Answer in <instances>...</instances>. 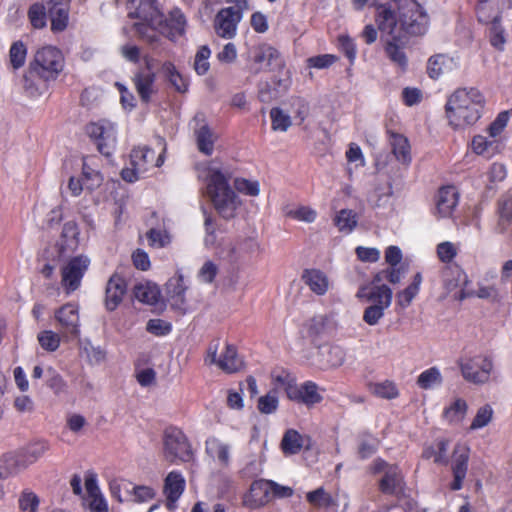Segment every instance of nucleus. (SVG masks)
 I'll return each mask as SVG.
<instances>
[{"label": "nucleus", "instance_id": "nucleus-1", "mask_svg": "<svg viewBox=\"0 0 512 512\" xmlns=\"http://www.w3.org/2000/svg\"><path fill=\"white\" fill-rule=\"evenodd\" d=\"M484 105L485 98L477 88L456 89L445 105L449 124L454 129H464L474 125L481 118Z\"/></svg>", "mask_w": 512, "mask_h": 512}, {"label": "nucleus", "instance_id": "nucleus-2", "mask_svg": "<svg viewBox=\"0 0 512 512\" xmlns=\"http://www.w3.org/2000/svg\"><path fill=\"white\" fill-rule=\"evenodd\" d=\"M128 17L139 20L134 24L138 35L146 41L153 50L163 51L161 39L155 29L162 24L163 13L157 0H129L127 3Z\"/></svg>", "mask_w": 512, "mask_h": 512}, {"label": "nucleus", "instance_id": "nucleus-3", "mask_svg": "<svg viewBox=\"0 0 512 512\" xmlns=\"http://www.w3.org/2000/svg\"><path fill=\"white\" fill-rule=\"evenodd\" d=\"M376 23L380 32L388 37L384 45L386 56L401 70H406L408 58L404 51V43H401V34L398 33L395 11L388 5H379Z\"/></svg>", "mask_w": 512, "mask_h": 512}, {"label": "nucleus", "instance_id": "nucleus-4", "mask_svg": "<svg viewBox=\"0 0 512 512\" xmlns=\"http://www.w3.org/2000/svg\"><path fill=\"white\" fill-rule=\"evenodd\" d=\"M390 6L396 14L398 33L409 36H424L430 26V16L416 0H393Z\"/></svg>", "mask_w": 512, "mask_h": 512}, {"label": "nucleus", "instance_id": "nucleus-5", "mask_svg": "<svg viewBox=\"0 0 512 512\" xmlns=\"http://www.w3.org/2000/svg\"><path fill=\"white\" fill-rule=\"evenodd\" d=\"M207 194L217 212L226 219L234 217L241 202L229 185V179L220 170L211 169L208 177Z\"/></svg>", "mask_w": 512, "mask_h": 512}, {"label": "nucleus", "instance_id": "nucleus-6", "mask_svg": "<svg viewBox=\"0 0 512 512\" xmlns=\"http://www.w3.org/2000/svg\"><path fill=\"white\" fill-rule=\"evenodd\" d=\"M356 297L371 302V305L366 307L363 312V321L370 326H376L384 317L385 310L390 307L393 292L384 284L373 287L363 285L358 289Z\"/></svg>", "mask_w": 512, "mask_h": 512}, {"label": "nucleus", "instance_id": "nucleus-7", "mask_svg": "<svg viewBox=\"0 0 512 512\" xmlns=\"http://www.w3.org/2000/svg\"><path fill=\"white\" fill-rule=\"evenodd\" d=\"M64 56L54 46H44L35 52L30 63L31 73L43 81H54L64 68Z\"/></svg>", "mask_w": 512, "mask_h": 512}, {"label": "nucleus", "instance_id": "nucleus-8", "mask_svg": "<svg viewBox=\"0 0 512 512\" xmlns=\"http://www.w3.org/2000/svg\"><path fill=\"white\" fill-rule=\"evenodd\" d=\"M165 147L156 157L155 152L147 146L136 147L130 154V167L122 169L121 176L127 182H135L150 168L160 167L164 163Z\"/></svg>", "mask_w": 512, "mask_h": 512}, {"label": "nucleus", "instance_id": "nucleus-9", "mask_svg": "<svg viewBox=\"0 0 512 512\" xmlns=\"http://www.w3.org/2000/svg\"><path fill=\"white\" fill-rule=\"evenodd\" d=\"M163 456L172 464L190 462L194 459V452L190 441L182 430L169 427L163 435Z\"/></svg>", "mask_w": 512, "mask_h": 512}, {"label": "nucleus", "instance_id": "nucleus-10", "mask_svg": "<svg viewBox=\"0 0 512 512\" xmlns=\"http://www.w3.org/2000/svg\"><path fill=\"white\" fill-rule=\"evenodd\" d=\"M373 474H383L379 481V489L384 494L398 495L404 490V476L397 465L389 464L381 458H377L371 465Z\"/></svg>", "mask_w": 512, "mask_h": 512}, {"label": "nucleus", "instance_id": "nucleus-11", "mask_svg": "<svg viewBox=\"0 0 512 512\" xmlns=\"http://www.w3.org/2000/svg\"><path fill=\"white\" fill-rule=\"evenodd\" d=\"M462 377L473 384H485L490 380L493 371L491 358L484 355H476L463 358L459 361Z\"/></svg>", "mask_w": 512, "mask_h": 512}, {"label": "nucleus", "instance_id": "nucleus-12", "mask_svg": "<svg viewBox=\"0 0 512 512\" xmlns=\"http://www.w3.org/2000/svg\"><path fill=\"white\" fill-rule=\"evenodd\" d=\"M86 132L97 145L100 153L110 156L117 143L116 127L107 120H100L87 125Z\"/></svg>", "mask_w": 512, "mask_h": 512}, {"label": "nucleus", "instance_id": "nucleus-13", "mask_svg": "<svg viewBox=\"0 0 512 512\" xmlns=\"http://www.w3.org/2000/svg\"><path fill=\"white\" fill-rule=\"evenodd\" d=\"M90 265V259L85 255L71 258L61 269V285L66 294L76 291Z\"/></svg>", "mask_w": 512, "mask_h": 512}, {"label": "nucleus", "instance_id": "nucleus-14", "mask_svg": "<svg viewBox=\"0 0 512 512\" xmlns=\"http://www.w3.org/2000/svg\"><path fill=\"white\" fill-rule=\"evenodd\" d=\"M249 58L253 63L252 70L254 73L279 69L284 66V61L278 50L267 43L252 47Z\"/></svg>", "mask_w": 512, "mask_h": 512}, {"label": "nucleus", "instance_id": "nucleus-15", "mask_svg": "<svg viewBox=\"0 0 512 512\" xmlns=\"http://www.w3.org/2000/svg\"><path fill=\"white\" fill-rule=\"evenodd\" d=\"M243 17V13L234 8H222L214 19L216 34L224 39H232L236 36L237 27Z\"/></svg>", "mask_w": 512, "mask_h": 512}, {"label": "nucleus", "instance_id": "nucleus-16", "mask_svg": "<svg viewBox=\"0 0 512 512\" xmlns=\"http://www.w3.org/2000/svg\"><path fill=\"white\" fill-rule=\"evenodd\" d=\"M288 399L299 404L312 408L323 400L319 386L313 381H305L302 384H295L290 387Z\"/></svg>", "mask_w": 512, "mask_h": 512}, {"label": "nucleus", "instance_id": "nucleus-17", "mask_svg": "<svg viewBox=\"0 0 512 512\" xmlns=\"http://www.w3.org/2000/svg\"><path fill=\"white\" fill-rule=\"evenodd\" d=\"M271 500L270 480L260 479L254 481L249 491L243 497V505L249 509H258Z\"/></svg>", "mask_w": 512, "mask_h": 512}, {"label": "nucleus", "instance_id": "nucleus-18", "mask_svg": "<svg viewBox=\"0 0 512 512\" xmlns=\"http://www.w3.org/2000/svg\"><path fill=\"white\" fill-rule=\"evenodd\" d=\"M188 286L185 283L184 276L180 273L171 277L165 286L166 298L173 309L181 312L186 311V291Z\"/></svg>", "mask_w": 512, "mask_h": 512}, {"label": "nucleus", "instance_id": "nucleus-19", "mask_svg": "<svg viewBox=\"0 0 512 512\" xmlns=\"http://www.w3.org/2000/svg\"><path fill=\"white\" fill-rule=\"evenodd\" d=\"M470 449L465 444H457L452 455V472L454 480L451 483L452 490H460L468 469Z\"/></svg>", "mask_w": 512, "mask_h": 512}, {"label": "nucleus", "instance_id": "nucleus-20", "mask_svg": "<svg viewBox=\"0 0 512 512\" xmlns=\"http://www.w3.org/2000/svg\"><path fill=\"white\" fill-rule=\"evenodd\" d=\"M345 350L338 345H323L318 349L315 364L321 370L335 369L345 362Z\"/></svg>", "mask_w": 512, "mask_h": 512}, {"label": "nucleus", "instance_id": "nucleus-21", "mask_svg": "<svg viewBox=\"0 0 512 512\" xmlns=\"http://www.w3.org/2000/svg\"><path fill=\"white\" fill-rule=\"evenodd\" d=\"M85 489L87 497L85 501L91 512H108V503L100 491L97 481V475L88 472L85 475Z\"/></svg>", "mask_w": 512, "mask_h": 512}, {"label": "nucleus", "instance_id": "nucleus-22", "mask_svg": "<svg viewBox=\"0 0 512 512\" xmlns=\"http://www.w3.org/2000/svg\"><path fill=\"white\" fill-rule=\"evenodd\" d=\"M55 316L65 337H77L79 335L80 321L77 306L73 304H66L56 312Z\"/></svg>", "mask_w": 512, "mask_h": 512}, {"label": "nucleus", "instance_id": "nucleus-23", "mask_svg": "<svg viewBox=\"0 0 512 512\" xmlns=\"http://www.w3.org/2000/svg\"><path fill=\"white\" fill-rule=\"evenodd\" d=\"M186 19L180 9H173L169 13V17L162 18V24L155 29V33L159 36L162 34L171 40L182 36L185 33Z\"/></svg>", "mask_w": 512, "mask_h": 512}, {"label": "nucleus", "instance_id": "nucleus-24", "mask_svg": "<svg viewBox=\"0 0 512 512\" xmlns=\"http://www.w3.org/2000/svg\"><path fill=\"white\" fill-rule=\"evenodd\" d=\"M205 452L222 468L228 467L231 462L230 444L215 436H210L206 439Z\"/></svg>", "mask_w": 512, "mask_h": 512}, {"label": "nucleus", "instance_id": "nucleus-25", "mask_svg": "<svg viewBox=\"0 0 512 512\" xmlns=\"http://www.w3.org/2000/svg\"><path fill=\"white\" fill-rule=\"evenodd\" d=\"M458 68V59L447 54H436L431 56L427 62V73L432 79H438L442 75L450 73Z\"/></svg>", "mask_w": 512, "mask_h": 512}, {"label": "nucleus", "instance_id": "nucleus-26", "mask_svg": "<svg viewBox=\"0 0 512 512\" xmlns=\"http://www.w3.org/2000/svg\"><path fill=\"white\" fill-rule=\"evenodd\" d=\"M185 489V479L180 472L171 471L165 478L164 494L166 495V506L169 510L176 507L177 500Z\"/></svg>", "mask_w": 512, "mask_h": 512}, {"label": "nucleus", "instance_id": "nucleus-27", "mask_svg": "<svg viewBox=\"0 0 512 512\" xmlns=\"http://www.w3.org/2000/svg\"><path fill=\"white\" fill-rule=\"evenodd\" d=\"M459 200V195L454 186H444L439 189L436 196V212L441 218L452 215Z\"/></svg>", "mask_w": 512, "mask_h": 512}, {"label": "nucleus", "instance_id": "nucleus-28", "mask_svg": "<svg viewBox=\"0 0 512 512\" xmlns=\"http://www.w3.org/2000/svg\"><path fill=\"white\" fill-rule=\"evenodd\" d=\"M126 290V282L120 275L114 274L110 277L105 292V306L109 311H113L119 306Z\"/></svg>", "mask_w": 512, "mask_h": 512}, {"label": "nucleus", "instance_id": "nucleus-29", "mask_svg": "<svg viewBox=\"0 0 512 512\" xmlns=\"http://www.w3.org/2000/svg\"><path fill=\"white\" fill-rule=\"evenodd\" d=\"M27 469L19 451L8 452L0 456V479L5 480Z\"/></svg>", "mask_w": 512, "mask_h": 512}, {"label": "nucleus", "instance_id": "nucleus-30", "mask_svg": "<svg viewBox=\"0 0 512 512\" xmlns=\"http://www.w3.org/2000/svg\"><path fill=\"white\" fill-rule=\"evenodd\" d=\"M156 74L153 71H138L134 74L132 81L142 102L148 103L155 89Z\"/></svg>", "mask_w": 512, "mask_h": 512}, {"label": "nucleus", "instance_id": "nucleus-31", "mask_svg": "<svg viewBox=\"0 0 512 512\" xmlns=\"http://www.w3.org/2000/svg\"><path fill=\"white\" fill-rule=\"evenodd\" d=\"M195 121L198 122V127L194 131L197 148L201 153L210 156L214 151V143L217 140V135L203 119L200 121L198 117H196Z\"/></svg>", "mask_w": 512, "mask_h": 512}, {"label": "nucleus", "instance_id": "nucleus-32", "mask_svg": "<svg viewBox=\"0 0 512 512\" xmlns=\"http://www.w3.org/2000/svg\"><path fill=\"white\" fill-rule=\"evenodd\" d=\"M301 278L309 289L316 295L322 296L329 290V279L321 270L306 269L303 271Z\"/></svg>", "mask_w": 512, "mask_h": 512}, {"label": "nucleus", "instance_id": "nucleus-33", "mask_svg": "<svg viewBox=\"0 0 512 512\" xmlns=\"http://www.w3.org/2000/svg\"><path fill=\"white\" fill-rule=\"evenodd\" d=\"M512 8V0H478L477 16L479 21H490L497 17L500 9Z\"/></svg>", "mask_w": 512, "mask_h": 512}, {"label": "nucleus", "instance_id": "nucleus-34", "mask_svg": "<svg viewBox=\"0 0 512 512\" xmlns=\"http://www.w3.org/2000/svg\"><path fill=\"white\" fill-rule=\"evenodd\" d=\"M217 366L226 373H235L244 367V362L239 357L236 348L226 344L224 352L220 355Z\"/></svg>", "mask_w": 512, "mask_h": 512}, {"label": "nucleus", "instance_id": "nucleus-35", "mask_svg": "<svg viewBox=\"0 0 512 512\" xmlns=\"http://www.w3.org/2000/svg\"><path fill=\"white\" fill-rule=\"evenodd\" d=\"M471 147L477 155L491 158L498 152L499 141L490 136L476 135L472 139Z\"/></svg>", "mask_w": 512, "mask_h": 512}, {"label": "nucleus", "instance_id": "nucleus-36", "mask_svg": "<svg viewBox=\"0 0 512 512\" xmlns=\"http://www.w3.org/2000/svg\"><path fill=\"white\" fill-rule=\"evenodd\" d=\"M390 144L396 159L408 165L411 162L410 145L408 139L398 133H390Z\"/></svg>", "mask_w": 512, "mask_h": 512}, {"label": "nucleus", "instance_id": "nucleus-37", "mask_svg": "<svg viewBox=\"0 0 512 512\" xmlns=\"http://www.w3.org/2000/svg\"><path fill=\"white\" fill-rule=\"evenodd\" d=\"M48 450L49 443L46 440H39L18 451L28 468L30 465L38 461Z\"/></svg>", "mask_w": 512, "mask_h": 512}, {"label": "nucleus", "instance_id": "nucleus-38", "mask_svg": "<svg viewBox=\"0 0 512 512\" xmlns=\"http://www.w3.org/2000/svg\"><path fill=\"white\" fill-rule=\"evenodd\" d=\"M442 279L447 293L467 283V275L459 267H446L442 272Z\"/></svg>", "mask_w": 512, "mask_h": 512}, {"label": "nucleus", "instance_id": "nucleus-39", "mask_svg": "<svg viewBox=\"0 0 512 512\" xmlns=\"http://www.w3.org/2000/svg\"><path fill=\"white\" fill-rule=\"evenodd\" d=\"M422 280L421 273H416L408 287L396 294V302L402 309L409 307L413 299L418 295Z\"/></svg>", "mask_w": 512, "mask_h": 512}, {"label": "nucleus", "instance_id": "nucleus-40", "mask_svg": "<svg viewBox=\"0 0 512 512\" xmlns=\"http://www.w3.org/2000/svg\"><path fill=\"white\" fill-rule=\"evenodd\" d=\"M304 444L305 437L298 431L289 429L285 432L282 438L281 448L285 454L294 455L300 452Z\"/></svg>", "mask_w": 512, "mask_h": 512}, {"label": "nucleus", "instance_id": "nucleus-41", "mask_svg": "<svg viewBox=\"0 0 512 512\" xmlns=\"http://www.w3.org/2000/svg\"><path fill=\"white\" fill-rule=\"evenodd\" d=\"M416 383L424 390H430L441 386L443 383V377L440 369L434 366L424 370L417 377Z\"/></svg>", "mask_w": 512, "mask_h": 512}, {"label": "nucleus", "instance_id": "nucleus-42", "mask_svg": "<svg viewBox=\"0 0 512 512\" xmlns=\"http://www.w3.org/2000/svg\"><path fill=\"white\" fill-rule=\"evenodd\" d=\"M134 295L140 302L153 305L159 299L160 290L156 284L150 282L139 283L134 287Z\"/></svg>", "mask_w": 512, "mask_h": 512}, {"label": "nucleus", "instance_id": "nucleus-43", "mask_svg": "<svg viewBox=\"0 0 512 512\" xmlns=\"http://www.w3.org/2000/svg\"><path fill=\"white\" fill-rule=\"evenodd\" d=\"M161 71L176 91L184 93L188 89L186 79L177 71L175 65L166 61L162 64Z\"/></svg>", "mask_w": 512, "mask_h": 512}, {"label": "nucleus", "instance_id": "nucleus-44", "mask_svg": "<svg viewBox=\"0 0 512 512\" xmlns=\"http://www.w3.org/2000/svg\"><path fill=\"white\" fill-rule=\"evenodd\" d=\"M49 15L51 19V29L53 31H63L69 20V5L49 6Z\"/></svg>", "mask_w": 512, "mask_h": 512}, {"label": "nucleus", "instance_id": "nucleus-45", "mask_svg": "<svg viewBox=\"0 0 512 512\" xmlns=\"http://www.w3.org/2000/svg\"><path fill=\"white\" fill-rule=\"evenodd\" d=\"M467 403L464 399H455L444 409L443 416L449 423H460L467 413Z\"/></svg>", "mask_w": 512, "mask_h": 512}, {"label": "nucleus", "instance_id": "nucleus-46", "mask_svg": "<svg viewBox=\"0 0 512 512\" xmlns=\"http://www.w3.org/2000/svg\"><path fill=\"white\" fill-rule=\"evenodd\" d=\"M46 82L36 74H32L31 67H29L28 73L24 76L23 88L28 96L38 97L47 90Z\"/></svg>", "mask_w": 512, "mask_h": 512}, {"label": "nucleus", "instance_id": "nucleus-47", "mask_svg": "<svg viewBox=\"0 0 512 512\" xmlns=\"http://www.w3.org/2000/svg\"><path fill=\"white\" fill-rule=\"evenodd\" d=\"M155 496L156 491L154 488L146 485H133L131 483L129 498L126 501L142 504L153 500Z\"/></svg>", "mask_w": 512, "mask_h": 512}, {"label": "nucleus", "instance_id": "nucleus-48", "mask_svg": "<svg viewBox=\"0 0 512 512\" xmlns=\"http://www.w3.org/2000/svg\"><path fill=\"white\" fill-rule=\"evenodd\" d=\"M80 353L91 364H100L106 358V352L100 346H94L89 340L81 342Z\"/></svg>", "mask_w": 512, "mask_h": 512}, {"label": "nucleus", "instance_id": "nucleus-49", "mask_svg": "<svg viewBox=\"0 0 512 512\" xmlns=\"http://www.w3.org/2000/svg\"><path fill=\"white\" fill-rule=\"evenodd\" d=\"M498 227L502 232L512 231V198L499 202Z\"/></svg>", "mask_w": 512, "mask_h": 512}, {"label": "nucleus", "instance_id": "nucleus-50", "mask_svg": "<svg viewBox=\"0 0 512 512\" xmlns=\"http://www.w3.org/2000/svg\"><path fill=\"white\" fill-rule=\"evenodd\" d=\"M369 389L372 394L384 399H395L399 395L395 383L388 380L370 384Z\"/></svg>", "mask_w": 512, "mask_h": 512}, {"label": "nucleus", "instance_id": "nucleus-51", "mask_svg": "<svg viewBox=\"0 0 512 512\" xmlns=\"http://www.w3.org/2000/svg\"><path fill=\"white\" fill-rule=\"evenodd\" d=\"M503 9H500L495 19L490 21H483L484 23L491 24L490 27V42L492 46L498 50H503L506 38L503 28L499 24L500 13Z\"/></svg>", "mask_w": 512, "mask_h": 512}, {"label": "nucleus", "instance_id": "nucleus-52", "mask_svg": "<svg viewBox=\"0 0 512 512\" xmlns=\"http://www.w3.org/2000/svg\"><path fill=\"white\" fill-rule=\"evenodd\" d=\"M334 222L339 231L350 233L357 225V217L352 210L343 209L338 212Z\"/></svg>", "mask_w": 512, "mask_h": 512}, {"label": "nucleus", "instance_id": "nucleus-53", "mask_svg": "<svg viewBox=\"0 0 512 512\" xmlns=\"http://www.w3.org/2000/svg\"><path fill=\"white\" fill-rule=\"evenodd\" d=\"M270 118L272 122V129L274 131L286 132L292 125L290 115L278 107L271 109Z\"/></svg>", "mask_w": 512, "mask_h": 512}, {"label": "nucleus", "instance_id": "nucleus-54", "mask_svg": "<svg viewBox=\"0 0 512 512\" xmlns=\"http://www.w3.org/2000/svg\"><path fill=\"white\" fill-rule=\"evenodd\" d=\"M27 48L22 41L14 42L9 50V60L14 69L21 68L26 61Z\"/></svg>", "mask_w": 512, "mask_h": 512}, {"label": "nucleus", "instance_id": "nucleus-55", "mask_svg": "<svg viewBox=\"0 0 512 512\" xmlns=\"http://www.w3.org/2000/svg\"><path fill=\"white\" fill-rule=\"evenodd\" d=\"M210 56L211 50L208 46L203 45L198 49L194 59V69L198 75H205L208 72Z\"/></svg>", "mask_w": 512, "mask_h": 512}, {"label": "nucleus", "instance_id": "nucleus-56", "mask_svg": "<svg viewBox=\"0 0 512 512\" xmlns=\"http://www.w3.org/2000/svg\"><path fill=\"white\" fill-rule=\"evenodd\" d=\"M46 375V384L54 392V394L59 395L66 392L67 382L56 370H54L52 367H49L46 370Z\"/></svg>", "mask_w": 512, "mask_h": 512}, {"label": "nucleus", "instance_id": "nucleus-57", "mask_svg": "<svg viewBox=\"0 0 512 512\" xmlns=\"http://www.w3.org/2000/svg\"><path fill=\"white\" fill-rule=\"evenodd\" d=\"M37 339L40 346L48 352L56 351L59 348L61 341L60 336L51 330L40 332Z\"/></svg>", "mask_w": 512, "mask_h": 512}, {"label": "nucleus", "instance_id": "nucleus-58", "mask_svg": "<svg viewBox=\"0 0 512 512\" xmlns=\"http://www.w3.org/2000/svg\"><path fill=\"white\" fill-rule=\"evenodd\" d=\"M28 18L31 25L35 29H42L46 26V12L45 7L41 4H33L28 11Z\"/></svg>", "mask_w": 512, "mask_h": 512}, {"label": "nucleus", "instance_id": "nucleus-59", "mask_svg": "<svg viewBox=\"0 0 512 512\" xmlns=\"http://www.w3.org/2000/svg\"><path fill=\"white\" fill-rule=\"evenodd\" d=\"M493 417V409L490 405L480 407L470 425L471 430H478L487 426Z\"/></svg>", "mask_w": 512, "mask_h": 512}, {"label": "nucleus", "instance_id": "nucleus-60", "mask_svg": "<svg viewBox=\"0 0 512 512\" xmlns=\"http://www.w3.org/2000/svg\"><path fill=\"white\" fill-rule=\"evenodd\" d=\"M278 396L276 390H272L258 400V409L263 414H272L278 408Z\"/></svg>", "mask_w": 512, "mask_h": 512}, {"label": "nucleus", "instance_id": "nucleus-61", "mask_svg": "<svg viewBox=\"0 0 512 512\" xmlns=\"http://www.w3.org/2000/svg\"><path fill=\"white\" fill-rule=\"evenodd\" d=\"M39 498L31 491L25 490L19 497V509L23 512H37Z\"/></svg>", "mask_w": 512, "mask_h": 512}, {"label": "nucleus", "instance_id": "nucleus-62", "mask_svg": "<svg viewBox=\"0 0 512 512\" xmlns=\"http://www.w3.org/2000/svg\"><path fill=\"white\" fill-rule=\"evenodd\" d=\"M306 498L315 507H328L332 502L331 496L322 487L308 492Z\"/></svg>", "mask_w": 512, "mask_h": 512}, {"label": "nucleus", "instance_id": "nucleus-63", "mask_svg": "<svg viewBox=\"0 0 512 512\" xmlns=\"http://www.w3.org/2000/svg\"><path fill=\"white\" fill-rule=\"evenodd\" d=\"M436 252L441 262L449 263L457 256L458 249L454 243L444 241L437 245Z\"/></svg>", "mask_w": 512, "mask_h": 512}, {"label": "nucleus", "instance_id": "nucleus-64", "mask_svg": "<svg viewBox=\"0 0 512 512\" xmlns=\"http://www.w3.org/2000/svg\"><path fill=\"white\" fill-rule=\"evenodd\" d=\"M377 448V440L371 435H365L360 440L358 454L360 458L366 459L371 457L377 451Z\"/></svg>", "mask_w": 512, "mask_h": 512}]
</instances>
